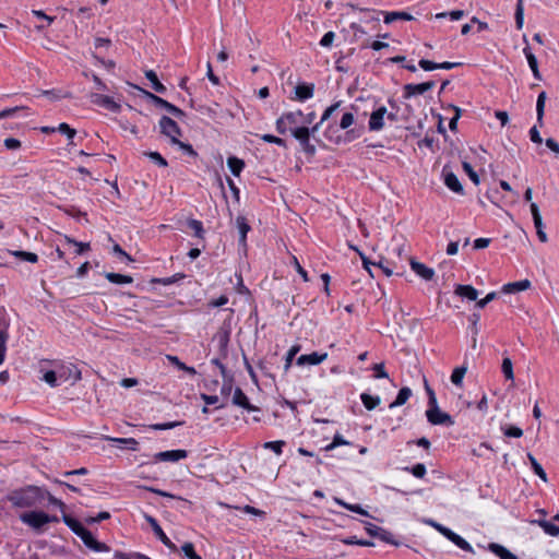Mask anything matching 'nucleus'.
<instances>
[{
  "mask_svg": "<svg viewBox=\"0 0 559 559\" xmlns=\"http://www.w3.org/2000/svg\"><path fill=\"white\" fill-rule=\"evenodd\" d=\"M63 521L71 528V531L82 539L84 545L86 547H88L90 549H92L94 551H98V552L109 550V547L106 544L96 540L94 538L93 534L87 528H85L83 526V524L81 522H79L78 520H75L71 516L64 515Z\"/></svg>",
  "mask_w": 559,
  "mask_h": 559,
  "instance_id": "f257e3e1",
  "label": "nucleus"
},
{
  "mask_svg": "<svg viewBox=\"0 0 559 559\" xmlns=\"http://www.w3.org/2000/svg\"><path fill=\"white\" fill-rule=\"evenodd\" d=\"M301 118H304V114L301 110L288 111L284 112L276 120V131L280 134H285L287 131L294 134V130L299 129L298 124L302 123Z\"/></svg>",
  "mask_w": 559,
  "mask_h": 559,
  "instance_id": "f03ea898",
  "label": "nucleus"
},
{
  "mask_svg": "<svg viewBox=\"0 0 559 559\" xmlns=\"http://www.w3.org/2000/svg\"><path fill=\"white\" fill-rule=\"evenodd\" d=\"M44 498V492L40 488L29 486L28 488L15 492L12 497L14 504L19 507H32Z\"/></svg>",
  "mask_w": 559,
  "mask_h": 559,
  "instance_id": "7ed1b4c3",
  "label": "nucleus"
},
{
  "mask_svg": "<svg viewBox=\"0 0 559 559\" xmlns=\"http://www.w3.org/2000/svg\"><path fill=\"white\" fill-rule=\"evenodd\" d=\"M427 523L429 525H431L432 527H435L439 533H441L443 536H445L449 540L454 543L462 550H465L468 552L474 551L473 547L471 546V544L468 542H466L463 537H461L456 533L452 532L450 528L441 525L440 523H437L433 520H429Z\"/></svg>",
  "mask_w": 559,
  "mask_h": 559,
  "instance_id": "20e7f679",
  "label": "nucleus"
},
{
  "mask_svg": "<svg viewBox=\"0 0 559 559\" xmlns=\"http://www.w3.org/2000/svg\"><path fill=\"white\" fill-rule=\"evenodd\" d=\"M430 407L426 412L427 419L432 425H445V426H453L454 420L452 417L445 413L442 412L438 404L429 405Z\"/></svg>",
  "mask_w": 559,
  "mask_h": 559,
  "instance_id": "39448f33",
  "label": "nucleus"
},
{
  "mask_svg": "<svg viewBox=\"0 0 559 559\" xmlns=\"http://www.w3.org/2000/svg\"><path fill=\"white\" fill-rule=\"evenodd\" d=\"M160 133L170 139L171 143L178 142L181 130L177 122L167 116H163L159 120Z\"/></svg>",
  "mask_w": 559,
  "mask_h": 559,
  "instance_id": "423d86ee",
  "label": "nucleus"
},
{
  "mask_svg": "<svg viewBox=\"0 0 559 559\" xmlns=\"http://www.w3.org/2000/svg\"><path fill=\"white\" fill-rule=\"evenodd\" d=\"M21 521L33 528H40L51 521L50 516L43 511H31L21 515Z\"/></svg>",
  "mask_w": 559,
  "mask_h": 559,
  "instance_id": "0eeeda50",
  "label": "nucleus"
},
{
  "mask_svg": "<svg viewBox=\"0 0 559 559\" xmlns=\"http://www.w3.org/2000/svg\"><path fill=\"white\" fill-rule=\"evenodd\" d=\"M144 93L146 98H148L155 106L164 108L176 118H182L186 116V114L180 108L176 107L164 98L147 91H144Z\"/></svg>",
  "mask_w": 559,
  "mask_h": 559,
  "instance_id": "6e6552de",
  "label": "nucleus"
},
{
  "mask_svg": "<svg viewBox=\"0 0 559 559\" xmlns=\"http://www.w3.org/2000/svg\"><path fill=\"white\" fill-rule=\"evenodd\" d=\"M90 100L94 105L104 107L112 112H118L121 109V106L118 103H116L110 96L107 95L91 93Z\"/></svg>",
  "mask_w": 559,
  "mask_h": 559,
  "instance_id": "1a4fd4ad",
  "label": "nucleus"
},
{
  "mask_svg": "<svg viewBox=\"0 0 559 559\" xmlns=\"http://www.w3.org/2000/svg\"><path fill=\"white\" fill-rule=\"evenodd\" d=\"M365 530L371 537H377L388 544L397 545V543L393 540L392 534L380 526L366 522Z\"/></svg>",
  "mask_w": 559,
  "mask_h": 559,
  "instance_id": "9d476101",
  "label": "nucleus"
},
{
  "mask_svg": "<svg viewBox=\"0 0 559 559\" xmlns=\"http://www.w3.org/2000/svg\"><path fill=\"white\" fill-rule=\"evenodd\" d=\"M187 456L188 451L179 449L158 452L154 455V460L156 462H178L180 460L186 459Z\"/></svg>",
  "mask_w": 559,
  "mask_h": 559,
  "instance_id": "9b49d317",
  "label": "nucleus"
},
{
  "mask_svg": "<svg viewBox=\"0 0 559 559\" xmlns=\"http://www.w3.org/2000/svg\"><path fill=\"white\" fill-rule=\"evenodd\" d=\"M435 86L433 81H428L419 84H406L404 85V97L411 98L416 95H421L426 93L427 91L432 90Z\"/></svg>",
  "mask_w": 559,
  "mask_h": 559,
  "instance_id": "f8f14e48",
  "label": "nucleus"
},
{
  "mask_svg": "<svg viewBox=\"0 0 559 559\" xmlns=\"http://www.w3.org/2000/svg\"><path fill=\"white\" fill-rule=\"evenodd\" d=\"M145 519L151 524L152 530L157 536V538L170 550H176V545L167 537V535L164 533L157 521L151 515H145Z\"/></svg>",
  "mask_w": 559,
  "mask_h": 559,
  "instance_id": "ddd939ff",
  "label": "nucleus"
},
{
  "mask_svg": "<svg viewBox=\"0 0 559 559\" xmlns=\"http://www.w3.org/2000/svg\"><path fill=\"white\" fill-rule=\"evenodd\" d=\"M385 114H386V108L384 106H381L370 115V119H369V130L370 131H379L383 128Z\"/></svg>",
  "mask_w": 559,
  "mask_h": 559,
  "instance_id": "4468645a",
  "label": "nucleus"
},
{
  "mask_svg": "<svg viewBox=\"0 0 559 559\" xmlns=\"http://www.w3.org/2000/svg\"><path fill=\"white\" fill-rule=\"evenodd\" d=\"M531 213L533 215V221H534V225H535V228H536V231H537V236H538V239L542 241V242H546L547 241V235L546 233L544 231L543 229V221H542V216H540V213H539V209H538V205L536 203H531Z\"/></svg>",
  "mask_w": 559,
  "mask_h": 559,
  "instance_id": "2eb2a0df",
  "label": "nucleus"
},
{
  "mask_svg": "<svg viewBox=\"0 0 559 559\" xmlns=\"http://www.w3.org/2000/svg\"><path fill=\"white\" fill-rule=\"evenodd\" d=\"M523 40L526 44V46L523 49V52H524V55H525V57L527 59V62H528V66H530V68L532 70V72H533V75H534V78L536 80H542V74H540V72L538 70L537 59H536L535 55L532 52L531 47L527 44V38H526L525 35L523 36Z\"/></svg>",
  "mask_w": 559,
  "mask_h": 559,
  "instance_id": "dca6fc26",
  "label": "nucleus"
},
{
  "mask_svg": "<svg viewBox=\"0 0 559 559\" xmlns=\"http://www.w3.org/2000/svg\"><path fill=\"white\" fill-rule=\"evenodd\" d=\"M409 264L412 270L421 278L426 281H431L435 275V271L428 266H426L424 263H420L416 261L413 258H409Z\"/></svg>",
  "mask_w": 559,
  "mask_h": 559,
  "instance_id": "f3484780",
  "label": "nucleus"
},
{
  "mask_svg": "<svg viewBox=\"0 0 559 559\" xmlns=\"http://www.w3.org/2000/svg\"><path fill=\"white\" fill-rule=\"evenodd\" d=\"M328 357L326 353L318 354V353H311L307 355H301L297 358V365L305 366V365H319L322 361H324Z\"/></svg>",
  "mask_w": 559,
  "mask_h": 559,
  "instance_id": "a211bd4d",
  "label": "nucleus"
},
{
  "mask_svg": "<svg viewBox=\"0 0 559 559\" xmlns=\"http://www.w3.org/2000/svg\"><path fill=\"white\" fill-rule=\"evenodd\" d=\"M233 404L240 406L249 412H254L258 409L255 406L250 404L247 395L240 388H236L234 392Z\"/></svg>",
  "mask_w": 559,
  "mask_h": 559,
  "instance_id": "6ab92c4d",
  "label": "nucleus"
},
{
  "mask_svg": "<svg viewBox=\"0 0 559 559\" xmlns=\"http://www.w3.org/2000/svg\"><path fill=\"white\" fill-rule=\"evenodd\" d=\"M236 224L240 234L239 245L246 248L247 246V234L250 231L251 227L248 224L245 216H238L236 218Z\"/></svg>",
  "mask_w": 559,
  "mask_h": 559,
  "instance_id": "aec40b11",
  "label": "nucleus"
},
{
  "mask_svg": "<svg viewBox=\"0 0 559 559\" xmlns=\"http://www.w3.org/2000/svg\"><path fill=\"white\" fill-rule=\"evenodd\" d=\"M455 294L471 301H476L478 297L477 289L471 285H457L455 288Z\"/></svg>",
  "mask_w": 559,
  "mask_h": 559,
  "instance_id": "412c9836",
  "label": "nucleus"
},
{
  "mask_svg": "<svg viewBox=\"0 0 559 559\" xmlns=\"http://www.w3.org/2000/svg\"><path fill=\"white\" fill-rule=\"evenodd\" d=\"M531 286V282L528 280H523L519 282L508 283L502 287V292L504 294H513L518 292H522L527 289Z\"/></svg>",
  "mask_w": 559,
  "mask_h": 559,
  "instance_id": "4be33fe9",
  "label": "nucleus"
},
{
  "mask_svg": "<svg viewBox=\"0 0 559 559\" xmlns=\"http://www.w3.org/2000/svg\"><path fill=\"white\" fill-rule=\"evenodd\" d=\"M313 84H298L295 87V94L299 100H306L311 98L313 96Z\"/></svg>",
  "mask_w": 559,
  "mask_h": 559,
  "instance_id": "5701e85b",
  "label": "nucleus"
},
{
  "mask_svg": "<svg viewBox=\"0 0 559 559\" xmlns=\"http://www.w3.org/2000/svg\"><path fill=\"white\" fill-rule=\"evenodd\" d=\"M547 99L546 92H540L536 102V118L538 124L542 127L544 124V115H545V103Z\"/></svg>",
  "mask_w": 559,
  "mask_h": 559,
  "instance_id": "b1692460",
  "label": "nucleus"
},
{
  "mask_svg": "<svg viewBox=\"0 0 559 559\" xmlns=\"http://www.w3.org/2000/svg\"><path fill=\"white\" fill-rule=\"evenodd\" d=\"M414 17L409 13L404 12V11H392V12L384 13V23L385 24H391L397 20L412 21Z\"/></svg>",
  "mask_w": 559,
  "mask_h": 559,
  "instance_id": "393cba45",
  "label": "nucleus"
},
{
  "mask_svg": "<svg viewBox=\"0 0 559 559\" xmlns=\"http://www.w3.org/2000/svg\"><path fill=\"white\" fill-rule=\"evenodd\" d=\"M106 440L117 443L119 447H124L129 450L136 451L139 442L134 438H112L105 437Z\"/></svg>",
  "mask_w": 559,
  "mask_h": 559,
  "instance_id": "a878e982",
  "label": "nucleus"
},
{
  "mask_svg": "<svg viewBox=\"0 0 559 559\" xmlns=\"http://www.w3.org/2000/svg\"><path fill=\"white\" fill-rule=\"evenodd\" d=\"M444 183L453 192L463 193V186L453 173H448L444 176Z\"/></svg>",
  "mask_w": 559,
  "mask_h": 559,
  "instance_id": "bb28decb",
  "label": "nucleus"
},
{
  "mask_svg": "<svg viewBox=\"0 0 559 559\" xmlns=\"http://www.w3.org/2000/svg\"><path fill=\"white\" fill-rule=\"evenodd\" d=\"M489 549L497 555L500 559H519L514 554L509 551L506 547L491 543L489 544Z\"/></svg>",
  "mask_w": 559,
  "mask_h": 559,
  "instance_id": "cd10ccee",
  "label": "nucleus"
},
{
  "mask_svg": "<svg viewBox=\"0 0 559 559\" xmlns=\"http://www.w3.org/2000/svg\"><path fill=\"white\" fill-rule=\"evenodd\" d=\"M293 136L299 141L302 148L310 143V130L306 126H301L299 129L294 130Z\"/></svg>",
  "mask_w": 559,
  "mask_h": 559,
  "instance_id": "c85d7f7f",
  "label": "nucleus"
},
{
  "mask_svg": "<svg viewBox=\"0 0 559 559\" xmlns=\"http://www.w3.org/2000/svg\"><path fill=\"white\" fill-rule=\"evenodd\" d=\"M44 381L47 382L50 386H57L59 383H58V379H63V380H67V377H66V371L62 370L60 372H57L55 370H49L47 372L44 373V377H43Z\"/></svg>",
  "mask_w": 559,
  "mask_h": 559,
  "instance_id": "c756f323",
  "label": "nucleus"
},
{
  "mask_svg": "<svg viewBox=\"0 0 559 559\" xmlns=\"http://www.w3.org/2000/svg\"><path fill=\"white\" fill-rule=\"evenodd\" d=\"M412 396V390L407 386H404L402 388L399 393H397V396L395 399L394 402H392L390 404V408H394V407H397V406H402L404 405L407 400Z\"/></svg>",
  "mask_w": 559,
  "mask_h": 559,
  "instance_id": "7c9ffc66",
  "label": "nucleus"
},
{
  "mask_svg": "<svg viewBox=\"0 0 559 559\" xmlns=\"http://www.w3.org/2000/svg\"><path fill=\"white\" fill-rule=\"evenodd\" d=\"M227 166L234 176H239L245 168V162L238 157L230 156L227 158Z\"/></svg>",
  "mask_w": 559,
  "mask_h": 559,
  "instance_id": "2f4dec72",
  "label": "nucleus"
},
{
  "mask_svg": "<svg viewBox=\"0 0 559 559\" xmlns=\"http://www.w3.org/2000/svg\"><path fill=\"white\" fill-rule=\"evenodd\" d=\"M105 277L110 283L118 284V285L131 284L133 282V278L129 275H123V274H118V273H112V272L106 273Z\"/></svg>",
  "mask_w": 559,
  "mask_h": 559,
  "instance_id": "473e14b6",
  "label": "nucleus"
},
{
  "mask_svg": "<svg viewBox=\"0 0 559 559\" xmlns=\"http://www.w3.org/2000/svg\"><path fill=\"white\" fill-rule=\"evenodd\" d=\"M145 78L152 83V88L157 92V93H165L166 92V87L165 85H163L158 78H157V74L153 71V70H148L145 72Z\"/></svg>",
  "mask_w": 559,
  "mask_h": 559,
  "instance_id": "72a5a7b5",
  "label": "nucleus"
},
{
  "mask_svg": "<svg viewBox=\"0 0 559 559\" xmlns=\"http://www.w3.org/2000/svg\"><path fill=\"white\" fill-rule=\"evenodd\" d=\"M360 400L368 411L374 409L381 402L379 396H372L368 393H362Z\"/></svg>",
  "mask_w": 559,
  "mask_h": 559,
  "instance_id": "f704fd0d",
  "label": "nucleus"
},
{
  "mask_svg": "<svg viewBox=\"0 0 559 559\" xmlns=\"http://www.w3.org/2000/svg\"><path fill=\"white\" fill-rule=\"evenodd\" d=\"M467 371V368L465 366L456 367L451 374V382L456 385L461 386L463 382V378Z\"/></svg>",
  "mask_w": 559,
  "mask_h": 559,
  "instance_id": "c9c22d12",
  "label": "nucleus"
},
{
  "mask_svg": "<svg viewBox=\"0 0 559 559\" xmlns=\"http://www.w3.org/2000/svg\"><path fill=\"white\" fill-rule=\"evenodd\" d=\"M167 359L174 366H176L178 369L183 370V371L190 373L191 376H194L197 373V371H195V369L193 367L187 366L186 364L180 361V359L177 356L167 355Z\"/></svg>",
  "mask_w": 559,
  "mask_h": 559,
  "instance_id": "e433bc0d",
  "label": "nucleus"
},
{
  "mask_svg": "<svg viewBox=\"0 0 559 559\" xmlns=\"http://www.w3.org/2000/svg\"><path fill=\"white\" fill-rule=\"evenodd\" d=\"M11 254L16 257V258H19V259H21V260L31 262V263H36L38 261V255L36 253H33V252L15 250V251H11Z\"/></svg>",
  "mask_w": 559,
  "mask_h": 559,
  "instance_id": "4c0bfd02",
  "label": "nucleus"
},
{
  "mask_svg": "<svg viewBox=\"0 0 559 559\" xmlns=\"http://www.w3.org/2000/svg\"><path fill=\"white\" fill-rule=\"evenodd\" d=\"M524 24V5L523 0H518L515 8V25L518 29H522Z\"/></svg>",
  "mask_w": 559,
  "mask_h": 559,
  "instance_id": "58836bf2",
  "label": "nucleus"
},
{
  "mask_svg": "<svg viewBox=\"0 0 559 559\" xmlns=\"http://www.w3.org/2000/svg\"><path fill=\"white\" fill-rule=\"evenodd\" d=\"M536 523L550 536L559 535V526L551 524L546 520L536 521Z\"/></svg>",
  "mask_w": 559,
  "mask_h": 559,
  "instance_id": "ea45409f",
  "label": "nucleus"
},
{
  "mask_svg": "<svg viewBox=\"0 0 559 559\" xmlns=\"http://www.w3.org/2000/svg\"><path fill=\"white\" fill-rule=\"evenodd\" d=\"M64 239H66V242L68 245H72V246L76 247V249H75V253L76 254H82L85 251H88L91 249V246H90L88 242H79V241H76L73 238H70L68 236H66Z\"/></svg>",
  "mask_w": 559,
  "mask_h": 559,
  "instance_id": "a19ab883",
  "label": "nucleus"
},
{
  "mask_svg": "<svg viewBox=\"0 0 559 559\" xmlns=\"http://www.w3.org/2000/svg\"><path fill=\"white\" fill-rule=\"evenodd\" d=\"M144 155L159 167H167L168 165L167 160L158 152H144Z\"/></svg>",
  "mask_w": 559,
  "mask_h": 559,
  "instance_id": "79ce46f5",
  "label": "nucleus"
},
{
  "mask_svg": "<svg viewBox=\"0 0 559 559\" xmlns=\"http://www.w3.org/2000/svg\"><path fill=\"white\" fill-rule=\"evenodd\" d=\"M501 369H502V372H503L504 377H506L508 380H513V378H514V374H513V366H512V361H511V359H510V358L506 357V358L502 360Z\"/></svg>",
  "mask_w": 559,
  "mask_h": 559,
  "instance_id": "37998d69",
  "label": "nucleus"
},
{
  "mask_svg": "<svg viewBox=\"0 0 559 559\" xmlns=\"http://www.w3.org/2000/svg\"><path fill=\"white\" fill-rule=\"evenodd\" d=\"M183 277H185V274L177 273V274H175L174 276H170V277L153 278L151 282L152 283H158V284H162L164 286H167V285L174 284L175 282H177L178 280H181Z\"/></svg>",
  "mask_w": 559,
  "mask_h": 559,
  "instance_id": "c03bdc74",
  "label": "nucleus"
},
{
  "mask_svg": "<svg viewBox=\"0 0 559 559\" xmlns=\"http://www.w3.org/2000/svg\"><path fill=\"white\" fill-rule=\"evenodd\" d=\"M300 350V345H294L288 352H287V355H286V358H285V366H284V369L285 371H287L290 366H292V362H293V359L294 357L297 355V353Z\"/></svg>",
  "mask_w": 559,
  "mask_h": 559,
  "instance_id": "a18cd8bd",
  "label": "nucleus"
},
{
  "mask_svg": "<svg viewBox=\"0 0 559 559\" xmlns=\"http://www.w3.org/2000/svg\"><path fill=\"white\" fill-rule=\"evenodd\" d=\"M285 445V441L278 440V441H269L263 444L265 449H270L276 454H281L283 451V447Z\"/></svg>",
  "mask_w": 559,
  "mask_h": 559,
  "instance_id": "49530a36",
  "label": "nucleus"
},
{
  "mask_svg": "<svg viewBox=\"0 0 559 559\" xmlns=\"http://www.w3.org/2000/svg\"><path fill=\"white\" fill-rule=\"evenodd\" d=\"M183 554L189 558V559H202L194 550V546L192 543H185L181 547Z\"/></svg>",
  "mask_w": 559,
  "mask_h": 559,
  "instance_id": "de8ad7c7",
  "label": "nucleus"
},
{
  "mask_svg": "<svg viewBox=\"0 0 559 559\" xmlns=\"http://www.w3.org/2000/svg\"><path fill=\"white\" fill-rule=\"evenodd\" d=\"M354 121H355L354 114L350 111L345 112L341 118L340 127H341V129L346 130L354 123Z\"/></svg>",
  "mask_w": 559,
  "mask_h": 559,
  "instance_id": "09e8293b",
  "label": "nucleus"
},
{
  "mask_svg": "<svg viewBox=\"0 0 559 559\" xmlns=\"http://www.w3.org/2000/svg\"><path fill=\"white\" fill-rule=\"evenodd\" d=\"M188 226L194 231V235L197 237H199V238L203 237L204 229H203V225L200 221L190 219L188 222Z\"/></svg>",
  "mask_w": 559,
  "mask_h": 559,
  "instance_id": "8fccbe9b",
  "label": "nucleus"
},
{
  "mask_svg": "<svg viewBox=\"0 0 559 559\" xmlns=\"http://www.w3.org/2000/svg\"><path fill=\"white\" fill-rule=\"evenodd\" d=\"M343 543L346 545H359L365 547H371L374 545L371 540L357 539L355 536L343 539Z\"/></svg>",
  "mask_w": 559,
  "mask_h": 559,
  "instance_id": "3c124183",
  "label": "nucleus"
},
{
  "mask_svg": "<svg viewBox=\"0 0 559 559\" xmlns=\"http://www.w3.org/2000/svg\"><path fill=\"white\" fill-rule=\"evenodd\" d=\"M181 425H182V421H169V423H164V424H154V425H151L150 428L153 430H168V429H173L175 427L181 426Z\"/></svg>",
  "mask_w": 559,
  "mask_h": 559,
  "instance_id": "603ef678",
  "label": "nucleus"
},
{
  "mask_svg": "<svg viewBox=\"0 0 559 559\" xmlns=\"http://www.w3.org/2000/svg\"><path fill=\"white\" fill-rule=\"evenodd\" d=\"M463 169L475 185L479 183V177L469 163L464 162Z\"/></svg>",
  "mask_w": 559,
  "mask_h": 559,
  "instance_id": "864d4df0",
  "label": "nucleus"
},
{
  "mask_svg": "<svg viewBox=\"0 0 559 559\" xmlns=\"http://www.w3.org/2000/svg\"><path fill=\"white\" fill-rule=\"evenodd\" d=\"M448 15L451 17V20L457 21L464 16V11L454 10V11H451L450 13H445V12L438 13V14H436V19H444Z\"/></svg>",
  "mask_w": 559,
  "mask_h": 559,
  "instance_id": "5fc2aeb1",
  "label": "nucleus"
},
{
  "mask_svg": "<svg viewBox=\"0 0 559 559\" xmlns=\"http://www.w3.org/2000/svg\"><path fill=\"white\" fill-rule=\"evenodd\" d=\"M57 130L63 134H66L70 140H72L75 134H76V131L75 129L71 128L68 123L66 122H62L58 126Z\"/></svg>",
  "mask_w": 559,
  "mask_h": 559,
  "instance_id": "6e6d98bb",
  "label": "nucleus"
},
{
  "mask_svg": "<svg viewBox=\"0 0 559 559\" xmlns=\"http://www.w3.org/2000/svg\"><path fill=\"white\" fill-rule=\"evenodd\" d=\"M503 433L510 438H520L523 436V430L515 426H509L503 428Z\"/></svg>",
  "mask_w": 559,
  "mask_h": 559,
  "instance_id": "4d7b16f0",
  "label": "nucleus"
},
{
  "mask_svg": "<svg viewBox=\"0 0 559 559\" xmlns=\"http://www.w3.org/2000/svg\"><path fill=\"white\" fill-rule=\"evenodd\" d=\"M405 469L409 471L408 467H406ZM426 466L421 463H418L411 468V473L417 478H423L426 475Z\"/></svg>",
  "mask_w": 559,
  "mask_h": 559,
  "instance_id": "13d9d810",
  "label": "nucleus"
},
{
  "mask_svg": "<svg viewBox=\"0 0 559 559\" xmlns=\"http://www.w3.org/2000/svg\"><path fill=\"white\" fill-rule=\"evenodd\" d=\"M450 107L454 110L455 115H454V117H452V118L450 119L449 128H450L452 131H454V130H456L457 121H459V119H460V117H461V115H462V110H461V108H459V107H456V106H454V105H450Z\"/></svg>",
  "mask_w": 559,
  "mask_h": 559,
  "instance_id": "bf43d9fd",
  "label": "nucleus"
},
{
  "mask_svg": "<svg viewBox=\"0 0 559 559\" xmlns=\"http://www.w3.org/2000/svg\"><path fill=\"white\" fill-rule=\"evenodd\" d=\"M261 139L264 141V142H267V143H274V144H277L280 146H286V142L285 140H283L282 138H278V136H275V135H272V134H263L261 136Z\"/></svg>",
  "mask_w": 559,
  "mask_h": 559,
  "instance_id": "052dcab7",
  "label": "nucleus"
},
{
  "mask_svg": "<svg viewBox=\"0 0 559 559\" xmlns=\"http://www.w3.org/2000/svg\"><path fill=\"white\" fill-rule=\"evenodd\" d=\"M348 442L342 438L341 435L336 433L333 438V441L325 447V451H332L338 445L347 444Z\"/></svg>",
  "mask_w": 559,
  "mask_h": 559,
  "instance_id": "680f3d73",
  "label": "nucleus"
},
{
  "mask_svg": "<svg viewBox=\"0 0 559 559\" xmlns=\"http://www.w3.org/2000/svg\"><path fill=\"white\" fill-rule=\"evenodd\" d=\"M334 39H335V33L330 31L323 35V37L320 40V45L322 47H331L333 45Z\"/></svg>",
  "mask_w": 559,
  "mask_h": 559,
  "instance_id": "e2e57ef3",
  "label": "nucleus"
},
{
  "mask_svg": "<svg viewBox=\"0 0 559 559\" xmlns=\"http://www.w3.org/2000/svg\"><path fill=\"white\" fill-rule=\"evenodd\" d=\"M497 297V293L496 292H491L489 294L486 295L485 298L480 299V300H477L476 301V307L479 308V309H483L485 308L490 301H492L493 299H496Z\"/></svg>",
  "mask_w": 559,
  "mask_h": 559,
  "instance_id": "0e129e2a",
  "label": "nucleus"
},
{
  "mask_svg": "<svg viewBox=\"0 0 559 559\" xmlns=\"http://www.w3.org/2000/svg\"><path fill=\"white\" fill-rule=\"evenodd\" d=\"M418 64L425 71H432V70H437L438 69V63L437 62H433V61H430V60H427V59L419 60Z\"/></svg>",
  "mask_w": 559,
  "mask_h": 559,
  "instance_id": "69168bd1",
  "label": "nucleus"
},
{
  "mask_svg": "<svg viewBox=\"0 0 559 559\" xmlns=\"http://www.w3.org/2000/svg\"><path fill=\"white\" fill-rule=\"evenodd\" d=\"M530 139L533 143H536V144H542L543 143V139L540 136V133L537 129L536 126L532 127L531 130H530Z\"/></svg>",
  "mask_w": 559,
  "mask_h": 559,
  "instance_id": "338daca9",
  "label": "nucleus"
},
{
  "mask_svg": "<svg viewBox=\"0 0 559 559\" xmlns=\"http://www.w3.org/2000/svg\"><path fill=\"white\" fill-rule=\"evenodd\" d=\"M546 146L552 151L555 154L559 155V143L554 140L552 138H549L546 140Z\"/></svg>",
  "mask_w": 559,
  "mask_h": 559,
  "instance_id": "774afa93",
  "label": "nucleus"
}]
</instances>
